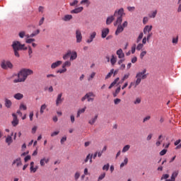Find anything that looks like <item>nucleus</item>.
<instances>
[{
	"mask_svg": "<svg viewBox=\"0 0 181 181\" xmlns=\"http://www.w3.org/2000/svg\"><path fill=\"white\" fill-rule=\"evenodd\" d=\"M124 15H125V13H124L123 8L115 11V16L117 17V20L116 22L114 23V26H117V25H118L115 31L116 36H118L119 33H122V32H124V27L121 25V23H122V16H124Z\"/></svg>",
	"mask_w": 181,
	"mask_h": 181,
	"instance_id": "nucleus-1",
	"label": "nucleus"
},
{
	"mask_svg": "<svg viewBox=\"0 0 181 181\" xmlns=\"http://www.w3.org/2000/svg\"><path fill=\"white\" fill-rule=\"evenodd\" d=\"M33 71L29 69H23L18 74V78L13 80V83H25L28 76H32Z\"/></svg>",
	"mask_w": 181,
	"mask_h": 181,
	"instance_id": "nucleus-2",
	"label": "nucleus"
},
{
	"mask_svg": "<svg viewBox=\"0 0 181 181\" xmlns=\"http://www.w3.org/2000/svg\"><path fill=\"white\" fill-rule=\"evenodd\" d=\"M148 77V75L146 74V69H144L141 72H138L136 75V81L135 82H131L130 85L132 87H134V88H136L138 86L141 84V82L142 80H145Z\"/></svg>",
	"mask_w": 181,
	"mask_h": 181,
	"instance_id": "nucleus-3",
	"label": "nucleus"
},
{
	"mask_svg": "<svg viewBox=\"0 0 181 181\" xmlns=\"http://www.w3.org/2000/svg\"><path fill=\"white\" fill-rule=\"evenodd\" d=\"M12 47L13 49L16 57H21V55L19 54V50H28V47H25V44L22 45L19 41L13 42Z\"/></svg>",
	"mask_w": 181,
	"mask_h": 181,
	"instance_id": "nucleus-4",
	"label": "nucleus"
},
{
	"mask_svg": "<svg viewBox=\"0 0 181 181\" xmlns=\"http://www.w3.org/2000/svg\"><path fill=\"white\" fill-rule=\"evenodd\" d=\"M91 97H95V95H94L93 92H89L81 98V101H86V100L88 99V103H93L94 101V98Z\"/></svg>",
	"mask_w": 181,
	"mask_h": 181,
	"instance_id": "nucleus-5",
	"label": "nucleus"
},
{
	"mask_svg": "<svg viewBox=\"0 0 181 181\" xmlns=\"http://www.w3.org/2000/svg\"><path fill=\"white\" fill-rule=\"evenodd\" d=\"M1 67L4 70H8V69H13V64L9 61H3L1 64Z\"/></svg>",
	"mask_w": 181,
	"mask_h": 181,
	"instance_id": "nucleus-6",
	"label": "nucleus"
},
{
	"mask_svg": "<svg viewBox=\"0 0 181 181\" xmlns=\"http://www.w3.org/2000/svg\"><path fill=\"white\" fill-rule=\"evenodd\" d=\"M76 43H81V42H83V35H81V31L80 30H76Z\"/></svg>",
	"mask_w": 181,
	"mask_h": 181,
	"instance_id": "nucleus-7",
	"label": "nucleus"
},
{
	"mask_svg": "<svg viewBox=\"0 0 181 181\" xmlns=\"http://www.w3.org/2000/svg\"><path fill=\"white\" fill-rule=\"evenodd\" d=\"M64 101V98H63V93L58 94L56 99V105L59 106Z\"/></svg>",
	"mask_w": 181,
	"mask_h": 181,
	"instance_id": "nucleus-8",
	"label": "nucleus"
},
{
	"mask_svg": "<svg viewBox=\"0 0 181 181\" xmlns=\"http://www.w3.org/2000/svg\"><path fill=\"white\" fill-rule=\"evenodd\" d=\"M16 166V168H19L20 166H22V160L21 158H17L16 159H14L12 163V166Z\"/></svg>",
	"mask_w": 181,
	"mask_h": 181,
	"instance_id": "nucleus-9",
	"label": "nucleus"
},
{
	"mask_svg": "<svg viewBox=\"0 0 181 181\" xmlns=\"http://www.w3.org/2000/svg\"><path fill=\"white\" fill-rule=\"evenodd\" d=\"M13 127H16L19 124V119L16 114H13V121L11 122Z\"/></svg>",
	"mask_w": 181,
	"mask_h": 181,
	"instance_id": "nucleus-10",
	"label": "nucleus"
},
{
	"mask_svg": "<svg viewBox=\"0 0 181 181\" xmlns=\"http://www.w3.org/2000/svg\"><path fill=\"white\" fill-rule=\"evenodd\" d=\"M109 33H110V29L109 28H103L102 30V35H101L102 39H105V37H107V35Z\"/></svg>",
	"mask_w": 181,
	"mask_h": 181,
	"instance_id": "nucleus-11",
	"label": "nucleus"
},
{
	"mask_svg": "<svg viewBox=\"0 0 181 181\" xmlns=\"http://www.w3.org/2000/svg\"><path fill=\"white\" fill-rule=\"evenodd\" d=\"M177 175H179V170L174 171L171 175V179L166 180L165 181H175L176 180V177H177Z\"/></svg>",
	"mask_w": 181,
	"mask_h": 181,
	"instance_id": "nucleus-12",
	"label": "nucleus"
},
{
	"mask_svg": "<svg viewBox=\"0 0 181 181\" xmlns=\"http://www.w3.org/2000/svg\"><path fill=\"white\" fill-rule=\"evenodd\" d=\"M95 36H97V33L93 32L90 34V37L86 40V42L88 43H91V42H93L94 40V39H95Z\"/></svg>",
	"mask_w": 181,
	"mask_h": 181,
	"instance_id": "nucleus-13",
	"label": "nucleus"
},
{
	"mask_svg": "<svg viewBox=\"0 0 181 181\" xmlns=\"http://www.w3.org/2000/svg\"><path fill=\"white\" fill-rule=\"evenodd\" d=\"M152 25H146L143 30V32L144 35H146V33H151V31L152 30Z\"/></svg>",
	"mask_w": 181,
	"mask_h": 181,
	"instance_id": "nucleus-14",
	"label": "nucleus"
},
{
	"mask_svg": "<svg viewBox=\"0 0 181 181\" xmlns=\"http://www.w3.org/2000/svg\"><path fill=\"white\" fill-rule=\"evenodd\" d=\"M62 63H63L62 61H57L56 62H53L51 64V69H57L59 66H61Z\"/></svg>",
	"mask_w": 181,
	"mask_h": 181,
	"instance_id": "nucleus-15",
	"label": "nucleus"
},
{
	"mask_svg": "<svg viewBox=\"0 0 181 181\" xmlns=\"http://www.w3.org/2000/svg\"><path fill=\"white\" fill-rule=\"evenodd\" d=\"M117 54L119 59H124L125 57V54H124L122 49H118L117 51Z\"/></svg>",
	"mask_w": 181,
	"mask_h": 181,
	"instance_id": "nucleus-16",
	"label": "nucleus"
},
{
	"mask_svg": "<svg viewBox=\"0 0 181 181\" xmlns=\"http://www.w3.org/2000/svg\"><path fill=\"white\" fill-rule=\"evenodd\" d=\"M84 8L83 7H78L72 11H71V13H80V12H83Z\"/></svg>",
	"mask_w": 181,
	"mask_h": 181,
	"instance_id": "nucleus-17",
	"label": "nucleus"
},
{
	"mask_svg": "<svg viewBox=\"0 0 181 181\" xmlns=\"http://www.w3.org/2000/svg\"><path fill=\"white\" fill-rule=\"evenodd\" d=\"M13 142V140L12 139V136L8 135L6 138V144H8V146H11V144Z\"/></svg>",
	"mask_w": 181,
	"mask_h": 181,
	"instance_id": "nucleus-18",
	"label": "nucleus"
},
{
	"mask_svg": "<svg viewBox=\"0 0 181 181\" xmlns=\"http://www.w3.org/2000/svg\"><path fill=\"white\" fill-rule=\"evenodd\" d=\"M114 16H111L107 17V20H106V25H111V23H112V22H114Z\"/></svg>",
	"mask_w": 181,
	"mask_h": 181,
	"instance_id": "nucleus-19",
	"label": "nucleus"
},
{
	"mask_svg": "<svg viewBox=\"0 0 181 181\" xmlns=\"http://www.w3.org/2000/svg\"><path fill=\"white\" fill-rule=\"evenodd\" d=\"M5 107H6V108H11V107H12V101H11V100L6 98L5 99Z\"/></svg>",
	"mask_w": 181,
	"mask_h": 181,
	"instance_id": "nucleus-20",
	"label": "nucleus"
},
{
	"mask_svg": "<svg viewBox=\"0 0 181 181\" xmlns=\"http://www.w3.org/2000/svg\"><path fill=\"white\" fill-rule=\"evenodd\" d=\"M49 158H43L40 161V166H45V163H49Z\"/></svg>",
	"mask_w": 181,
	"mask_h": 181,
	"instance_id": "nucleus-21",
	"label": "nucleus"
},
{
	"mask_svg": "<svg viewBox=\"0 0 181 181\" xmlns=\"http://www.w3.org/2000/svg\"><path fill=\"white\" fill-rule=\"evenodd\" d=\"M97 118H98V115H95L93 117H92L88 121V124L90 125H93V124H95V121H97Z\"/></svg>",
	"mask_w": 181,
	"mask_h": 181,
	"instance_id": "nucleus-22",
	"label": "nucleus"
},
{
	"mask_svg": "<svg viewBox=\"0 0 181 181\" xmlns=\"http://www.w3.org/2000/svg\"><path fill=\"white\" fill-rule=\"evenodd\" d=\"M73 19V16L71 15H65L64 18H62V21H64V22H69V21H71Z\"/></svg>",
	"mask_w": 181,
	"mask_h": 181,
	"instance_id": "nucleus-23",
	"label": "nucleus"
},
{
	"mask_svg": "<svg viewBox=\"0 0 181 181\" xmlns=\"http://www.w3.org/2000/svg\"><path fill=\"white\" fill-rule=\"evenodd\" d=\"M76 59H77V52H71V57H70V61L73 62V60H76Z\"/></svg>",
	"mask_w": 181,
	"mask_h": 181,
	"instance_id": "nucleus-24",
	"label": "nucleus"
},
{
	"mask_svg": "<svg viewBox=\"0 0 181 181\" xmlns=\"http://www.w3.org/2000/svg\"><path fill=\"white\" fill-rule=\"evenodd\" d=\"M130 148H131V146H129V144H127L123 147L122 152L123 153H125V152H128L129 151Z\"/></svg>",
	"mask_w": 181,
	"mask_h": 181,
	"instance_id": "nucleus-25",
	"label": "nucleus"
},
{
	"mask_svg": "<svg viewBox=\"0 0 181 181\" xmlns=\"http://www.w3.org/2000/svg\"><path fill=\"white\" fill-rule=\"evenodd\" d=\"M14 98H16V100H22V98H23V94L22 93H16L14 95Z\"/></svg>",
	"mask_w": 181,
	"mask_h": 181,
	"instance_id": "nucleus-26",
	"label": "nucleus"
},
{
	"mask_svg": "<svg viewBox=\"0 0 181 181\" xmlns=\"http://www.w3.org/2000/svg\"><path fill=\"white\" fill-rule=\"evenodd\" d=\"M71 66V62L70 61H66L62 64V69H66V67H70Z\"/></svg>",
	"mask_w": 181,
	"mask_h": 181,
	"instance_id": "nucleus-27",
	"label": "nucleus"
},
{
	"mask_svg": "<svg viewBox=\"0 0 181 181\" xmlns=\"http://www.w3.org/2000/svg\"><path fill=\"white\" fill-rule=\"evenodd\" d=\"M110 63L112 66H114L115 63H117V57L114 55H112V58L110 59Z\"/></svg>",
	"mask_w": 181,
	"mask_h": 181,
	"instance_id": "nucleus-28",
	"label": "nucleus"
},
{
	"mask_svg": "<svg viewBox=\"0 0 181 181\" xmlns=\"http://www.w3.org/2000/svg\"><path fill=\"white\" fill-rule=\"evenodd\" d=\"M70 56H71V51H68L67 53L63 56L64 60H67Z\"/></svg>",
	"mask_w": 181,
	"mask_h": 181,
	"instance_id": "nucleus-29",
	"label": "nucleus"
},
{
	"mask_svg": "<svg viewBox=\"0 0 181 181\" xmlns=\"http://www.w3.org/2000/svg\"><path fill=\"white\" fill-rule=\"evenodd\" d=\"M112 74H114V69H111L110 73L107 74V76H105V80H108V78H110L111 76H112Z\"/></svg>",
	"mask_w": 181,
	"mask_h": 181,
	"instance_id": "nucleus-30",
	"label": "nucleus"
},
{
	"mask_svg": "<svg viewBox=\"0 0 181 181\" xmlns=\"http://www.w3.org/2000/svg\"><path fill=\"white\" fill-rule=\"evenodd\" d=\"M157 13H158V11L156 10V11H153L151 14H148V16H149V18H156Z\"/></svg>",
	"mask_w": 181,
	"mask_h": 181,
	"instance_id": "nucleus-31",
	"label": "nucleus"
},
{
	"mask_svg": "<svg viewBox=\"0 0 181 181\" xmlns=\"http://www.w3.org/2000/svg\"><path fill=\"white\" fill-rule=\"evenodd\" d=\"M37 166H33V167H30V170L31 173H36V171L37 170Z\"/></svg>",
	"mask_w": 181,
	"mask_h": 181,
	"instance_id": "nucleus-32",
	"label": "nucleus"
},
{
	"mask_svg": "<svg viewBox=\"0 0 181 181\" xmlns=\"http://www.w3.org/2000/svg\"><path fill=\"white\" fill-rule=\"evenodd\" d=\"M125 165H128V158H125L124 160V163L120 164V168H124Z\"/></svg>",
	"mask_w": 181,
	"mask_h": 181,
	"instance_id": "nucleus-33",
	"label": "nucleus"
},
{
	"mask_svg": "<svg viewBox=\"0 0 181 181\" xmlns=\"http://www.w3.org/2000/svg\"><path fill=\"white\" fill-rule=\"evenodd\" d=\"M20 110H21V111H26V110H27V107H26V105H25V104H23V103H21V105H20Z\"/></svg>",
	"mask_w": 181,
	"mask_h": 181,
	"instance_id": "nucleus-34",
	"label": "nucleus"
},
{
	"mask_svg": "<svg viewBox=\"0 0 181 181\" xmlns=\"http://www.w3.org/2000/svg\"><path fill=\"white\" fill-rule=\"evenodd\" d=\"M119 91H121V86L118 87L116 89L115 93H113V97H117V95H118V94H119Z\"/></svg>",
	"mask_w": 181,
	"mask_h": 181,
	"instance_id": "nucleus-35",
	"label": "nucleus"
},
{
	"mask_svg": "<svg viewBox=\"0 0 181 181\" xmlns=\"http://www.w3.org/2000/svg\"><path fill=\"white\" fill-rule=\"evenodd\" d=\"M39 33H40V30H37L35 32L30 34V37H35V36H37Z\"/></svg>",
	"mask_w": 181,
	"mask_h": 181,
	"instance_id": "nucleus-36",
	"label": "nucleus"
},
{
	"mask_svg": "<svg viewBox=\"0 0 181 181\" xmlns=\"http://www.w3.org/2000/svg\"><path fill=\"white\" fill-rule=\"evenodd\" d=\"M46 108H47V105H46V104H44L41 106V108H40L41 114H43V112H45V110H46Z\"/></svg>",
	"mask_w": 181,
	"mask_h": 181,
	"instance_id": "nucleus-37",
	"label": "nucleus"
},
{
	"mask_svg": "<svg viewBox=\"0 0 181 181\" xmlns=\"http://www.w3.org/2000/svg\"><path fill=\"white\" fill-rule=\"evenodd\" d=\"M67 71V69L66 68H62V69H59L57 71V73H59V74H63V73H66Z\"/></svg>",
	"mask_w": 181,
	"mask_h": 181,
	"instance_id": "nucleus-38",
	"label": "nucleus"
},
{
	"mask_svg": "<svg viewBox=\"0 0 181 181\" xmlns=\"http://www.w3.org/2000/svg\"><path fill=\"white\" fill-rule=\"evenodd\" d=\"M94 77H95V72H93L90 76L88 78V81H91V80H93V78H94Z\"/></svg>",
	"mask_w": 181,
	"mask_h": 181,
	"instance_id": "nucleus-39",
	"label": "nucleus"
},
{
	"mask_svg": "<svg viewBox=\"0 0 181 181\" xmlns=\"http://www.w3.org/2000/svg\"><path fill=\"white\" fill-rule=\"evenodd\" d=\"M152 35H153L152 33H148L147 35V37H146V38H147L148 43H149V40H151V37H152Z\"/></svg>",
	"mask_w": 181,
	"mask_h": 181,
	"instance_id": "nucleus-40",
	"label": "nucleus"
},
{
	"mask_svg": "<svg viewBox=\"0 0 181 181\" xmlns=\"http://www.w3.org/2000/svg\"><path fill=\"white\" fill-rule=\"evenodd\" d=\"M32 53H33V49H32V47H28V54L30 56V58L32 57Z\"/></svg>",
	"mask_w": 181,
	"mask_h": 181,
	"instance_id": "nucleus-41",
	"label": "nucleus"
},
{
	"mask_svg": "<svg viewBox=\"0 0 181 181\" xmlns=\"http://www.w3.org/2000/svg\"><path fill=\"white\" fill-rule=\"evenodd\" d=\"M144 47V44L139 43L136 47V50H141Z\"/></svg>",
	"mask_w": 181,
	"mask_h": 181,
	"instance_id": "nucleus-42",
	"label": "nucleus"
},
{
	"mask_svg": "<svg viewBox=\"0 0 181 181\" xmlns=\"http://www.w3.org/2000/svg\"><path fill=\"white\" fill-rule=\"evenodd\" d=\"M169 177V174H164L163 175V176L161 177V180H163V179H165V180H168Z\"/></svg>",
	"mask_w": 181,
	"mask_h": 181,
	"instance_id": "nucleus-43",
	"label": "nucleus"
},
{
	"mask_svg": "<svg viewBox=\"0 0 181 181\" xmlns=\"http://www.w3.org/2000/svg\"><path fill=\"white\" fill-rule=\"evenodd\" d=\"M86 108L87 107H83L81 109H79L78 110V114H83V112H85Z\"/></svg>",
	"mask_w": 181,
	"mask_h": 181,
	"instance_id": "nucleus-44",
	"label": "nucleus"
},
{
	"mask_svg": "<svg viewBox=\"0 0 181 181\" xmlns=\"http://www.w3.org/2000/svg\"><path fill=\"white\" fill-rule=\"evenodd\" d=\"M104 177H105V173H103V174H101L99 176L98 181L103 180V179H104Z\"/></svg>",
	"mask_w": 181,
	"mask_h": 181,
	"instance_id": "nucleus-45",
	"label": "nucleus"
},
{
	"mask_svg": "<svg viewBox=\"0 0 181 181\" xmlns=\"http://www.w3.org/2000/svg\"><path fill=\"white\" fill-rule=\"evenodd\" d=\"M79 177H80V173L76 172V173H75V175H74V179H75V180H78Z\"/></svg>",
	"mask_w": 181,
	"mask_h": 181,
	"instance_id": "nucleus-46",
	"label": "nucleus"
},
{
	"mask_svg": "<svg viewBox=\"0 0 181 181\" xmlns=\"http://www.w3.org/2000/svg\"><path fill=\"white\" fill-rule=\"evenodd\" d=\"M119 103H121V99L116 98L114 100V103L115 104V105H118V104H119Z\"/></svg>",
	"mask_w": 181,
	"mask_h": 181,
	"instance_id": "nucleus-47",
	"label": "nucleus"
},
{
	"mask_svg": "<svg viewBox=\"0 0 181 181\" xmlns=\"http://www.w3.org/2000/svg\"><path fill=\"white\" fill-rule=\"evenodd\" d=\"M18 35L21 39H23V37H25V31L20 32Z\"/></svg>",
	"mask_w": 181,
	"mask_h": 181,
	"instance_id": "nucleus-48",
	"label": "nucleus"
},
{
	"mask_svg": "<svg viewBox=\"0 0 181 181\" xmlns=\"http://www.w3.org/2000/svg\"><path fill=\"white\" fill-rule=\"evenodd\" d=\"M168 152V150L163 149L160 152V156H163V155H166V153Z\"/></svg>",
	"mask_w": 181,
	"mask_h": 181,
	"instance_id": "nucleus-49",
	"label": "nucleus"
},
{
	"mask_svg": "<svg viewBox=\"0 0 181 181\" xmlns=\"http://www.w3.org/2000/svg\"><path fill=\"white\" fill-rule=\"evenodd\" d=\"M146 55V51L141 52V53L140 54V59H144V57H145Z\"/></svg>",
	"mask_w": 181,
	"mask_h": 181,
	"instance_id": "nucleus-50",
	"label": "nucleus"
},
{
	"mask_svg": "<svg viewBox=\"0 0 181 181\" xmlns=\"http://www.w3.org/2000/svg\"><path fill=\"white\" fill-rule=\"evenodd\" d=\"M110 169V164H106L103 167V170H108Z\"/></svg>",
	"mask_w": 181,
	"mask_h": 181,
	"instance_id": "nucleus-51",
	"label": "nucleus"
},
{
	"mask_svg": "<svg viewBox=\"0 0 181 181\" xmlns=\"http://www.w3.org/2000/svg\"><path fill=\"white\" fill-rule=\"evenodd\" d=\"M135 50H136V45H134L132 47V54H134V53H135Z\"/></svg>",
	"mask_w": 181,
	"mask_h": 181,
	"instance_id": "nucleus-52",
	"label": "nucleus"
},
{
	"mask_svg": "<svg viewBox=\"0 0 181 181\" xmlns=\"http://www.w3.org/2000/svg\"><path fill=\"white\" fill-rule=\"evenodd\" d=\"M35 38H28L25 40L27 43H32V42H35Z\"/></svg>",
	"mask_w": 181,
	"mask_h": 181,
	"instance_id": "nucleus-53",
	"label": "nucleus"
},
{
	"mask_svg": "<svg viewBox=\"0 0 181 181\" xmlns=\"http://www.w3.org/2000/svg\"><path fill=\"white\" fill-rule=\"evenodd\" d=\"M78 4V1L74 0L72 3H70L71 6H75V5H77Z\"/></svg>",
	"mask_w": 181,
	"mask_h": 181,
	"instance_id": "nucleus-54",
	"label": "nucleus"
},
{
	"mask_svg": "<svg viewBox=\"0 0 181 181\" xmlns=\"http://www.w3.org/2000/svg\"><path fill=\"white\" fill-rule=\"evenodd\" d=\"M36 131H37V126H34L32 129V134H36Z\"/></svg>",
	"mask_w": 181,
	"mask_h": 181,
	"instance_id": "nucleus-55",
	"label": "nucleus"
},
{
	"mask_svg": "<svg viewBox=\"0 0 181 181\" xmlns=\"http://www.w3.org/2000/svg\"><path fill=\"white\" fill-rule=\"evenodd\" d=\"M134 104H141V98H137L136 99V100L134 102Z\"/></svg>",
	"mask_w": 181,
	"mask_h": 181,
	"instance_id": "nucleus-56",
	"label": "nucleus"
},
{
	"mask_svg": "<svg viewBox=\"0 0 181 181\" xmlns=\"http://www.w3.org/2000/svg\"><path fill=\"white\" fill-rule=\"evenodd\" d=\"M43 22H45V17H42L40 21H39V25L42 26V25H43Z\"/></svg>",
	"mask_w": 181,
	"mask_h": 181,
	"instance_id": "nucleus-57",
	"label": "nucleus"
},
{
	"mask_svg": "<svg viewBox=\"0 0 181 181\" xmlns=\"http://www.w3.org/2000/svg\"><path fill=\"white\" fill-rule=\"evenodd\" d=\"M178 40H179V37H177L175 38L174 37V38H173V43L176 45L177 43Z\"/></svg>",
	"mask_w": 181,
	"mask_h": 181,
	"instance_id": "nucleus-58",
	"label": "nucleus"
},
{
	"mask_svg": "<svg viewBox=\"0 0 181 181\" xmlns=\"http://www.w3.org/2000/svg\"><path fill=\"white\" fill-rule=\"evenodd\" d=\"M149 119H151V116H146L144 118L143 122H146V121H149Z\"/></svg>",
	"mask_w": 181,
	"mask_h": 181,
	"instance_id": "nucleus-59",
	"label": "nucleus"
},
{
	"mask_svg": "<svg viewBox=\"0 0 181 181\" xmlns=\"http://www.w3.org/2000/svg\"><path fill=\"white\" fill-rule=\"evenodd\" d=\"M148 17H144V19H143V23L144 25H146V23H148Z\"/></svg>",
	"mask_w": 181,
	"mask_h": 181,
	"instance_id": "nucleus-60",
	"label": "nucleus"
},
{
	"mask_svg": "<svg viewBox=\"0 0 181 181\" xmlns=\"http://www.w3.org/2000/svg\"><path fill=\"white\" fill-rule=\"evenodd\" d=\"M148 42V39L146 37H144L142 40V45H146V42Z\"/></svg>",
	"mask_w": 181,
	"mask_h": 181,
	"instance_id": "nucleus-61",
	"label": "nucleus"
},
{
	"mask_svg": "<svg viewBox=\"0 0 181 181\" xmlns=\"http://www.w3.org/2000/svg\"><path fill=\"white\" fill-rule=\"evenodd\" d=\"M122 26L124 29V28H127V26H128V21H124Z\"/></svg>",
	"mask_w": 181,
	"mask_h": 181,
	"instance_id": "nucleus-62",
	"label": "nucleus"
},
{
	"mask_svg": "<svg viewBox=\"0 0 181 181\" xmlns=\"http://www.w3.org/2000/svg\"><path fill=\"white\" fill-rule=\"evenodd\" d=\"M28 160H30V156H27L24 158L25 162H28Z\"/></svg>",
	"mask_w": 181,
	"mask_h": 181,
	"instance_id": "nucleus-63",
	"label": "nucleus"
},
{
	"mask_svg": "<svg viewBox=\"0 0 181 181\" xmlns=\"http://www.w3.org/2000/svg\"><path fill=\"white\" fill-rule=\"evenodd\" d=\"M59 132H54L51 134V136H56L57 135H59Z\"/></svg>",
	"mask_w": 181,
	"mask_h": 181,
	"instance_id": "nucleus-64",
	"label": "nucleus"
}]
</instances>
